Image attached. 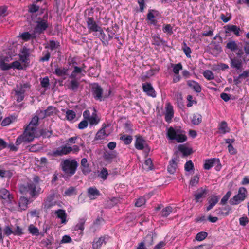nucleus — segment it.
Segmentation results:
<instances>
[{
    "label": "nucleus",
    "instance_id": "bf43d9fd",
    "mask_svg": "<svg viewBox=\"0 0 249 249\" xmlns=\"http://www.w3.org/2000/svg\"><path fill=\"white\" fill-rule=\"evenodd\" d=\"M194 169L193 163L191 160H189L186 162L184 165V169L187 172H189Z\"/></svg>",
    "mask_w": 249,
    "mask_h": 249
},
{
    "label": "nucleus",
    "instance_id": "7c9ffc66",
    "mask_svg": "<svg viewBox=\"0 0 249 249\" xmlns=\"http://www.w3.org/2000/svg\"><path fill=\"white\" fill-rule=\"evenodd\" d=\"M29 201L28 198L22 196L21 197L19 200L18 206L21 211L25 210L28 207Z\"/></svg>",
    "mask_w": 249,
    "mask_h": 249
},
{
    "label": "nucleus",
    "instance_id": "2eb2a0df",
    "mask_svg": "<svg viewBox=\"0 0 249 249\" xmlns=\"http://www.w3.org/2000/svg\"><path fill=\"white\" fill-rule=\"evenodd\" d=\"M207 194V190L203 189L202 188L198 189L194 195L196 202H202V199L206 197Z\"/></svg>",
    "mask_w": 249,
    "mask_h": 249
},
{
    "label": "nucleus",
    "instance_id": "37998d69",
    "mask_svg": "<svg viewBox=\"0 0 249 249\" xmlns=\"http://www.w3.org/2000/svg\"><path fill=\"white\" fill-rule=\"evenodd\" d=\"M120 139L124 142L125 144L128 145L131 143L133 138L130 135L123 134L121 136Z\"/></svg>",
    "mask_w": 249,
    "mask_h": 249
},
{
    "label": "nucleus",
    "instance_id": "ddd939ff",
    "mask_svg": "<svg viewBox=\"0 0 249 249\" xmlns=\"http://www.w3.org/2000/svg\"><path fill=\"white\" fill-rule=\"evenodd\" d=\"M153 13H154L156 16H158L159 14V12L157 10L153 9L149 10L147 15L146 20L148 21V24L156 25L157 23V20L155 19Z\"/></svg>",
    "mask_w": 249,
    "mask_h": 249
},
{
    "label": "nucleus",
    "instance_id": "338daca9",
    "mask_svg": "<svg viewBox=\"0 0 249 249\" xmlns=\"http://www.w3.org/2000/svg\"><path fill=\"white\" fill-rule=\"evenodd\" d=\"M199 181V177L198 176L193 177L190 181V185L192 186H195L197 184Z\"/></svg>",
    "mask_w": 249,
    "mask_h": 249
},
{
    "label": "nucleus",
    "instance_id": "6e6552de",
    "mask_svg": "<svg viewBox=\"0 0 249 249\" xmlns=\"http://www.w3.org/2000/svg\"><path fill=\"white\" fill-rule=\"evenodd\" d=\"M47 14L43 16V18L36 21V24L34 28V32L35 34L40 35L48 28L49 25L47 20Z\"/></svg>",
    "mask_w": 249,
    "mask_h": 249
},
{
    "label": "nucleus",
    "instance_id": "774afa93",
    "mask_svg": "<svg viewBox=\"0 0 249 249\" xmlns=\"http://www.w3.org/2000/svg\"><path fill=\"white\" fill-rule=\"evenodd\" d=\"M66 117L69 121L73 120L75 117L74 111L71 110H68L66 112Z\"/></svg>",
    "mask_w": 249,
    "mask_h": 249
},
{
    "label": "nucleus",
    "instance_id": "cd10ccee",
    "mask_svg": "<svg viewBox=\"0 0 249 249\" xmlns=\"http://www.w3.org/2000/svg\"><path fill=\"white\" fill-rule=\"evenodd\" d=\"M116 157V152L114 151H106L103 155V158L107 162H111L112 160Z\"/></svg>",
    "mask_w": 249,
    "mask_h": 249
},
{
    "label": "nucleus",
    "instance_id": "bb28decb",
    "mask_svg": "<svg viewBox=\"0 0 249 249\" xmlns=\"http://www.w3.org/2000/svg\"><path fill=\"white\" fill-rule=\"evenodd\" d=\"M187 83V85L192 88L196 92L199 93L201 91L202 88L198 83L194 80H189Z\"/></svg>",
    "mask_w": 249,
    "mask_h": 249
},
{
    "label": "nucleus",
    "instance_id": "f03ea898",
    "mask_svg": "<svg viewBox=\"0 0 249 249\" xmlns=\"http://www.w3.org/2000/svg\"><path fill=\"white\" fill-rule=\"evenodd\" d=\"M166 136L169 140L175 141L178 143H183L187 140L185 131L180 127H170L167 130Z\"/></svg>",
    "mask_w": 249,
    "mask_h": 249
},
{
    "label": "nucleus",
    "instance_id": "7ed1b4c3",
    "mask_svg": "<svg viewBox=\"0 0 249 249\" xmlns=\"http://www.w3.org/2000/svg\"><path fill=\"white\" fill-rule=\"evenodd\" d=\"M78 166V162L75 159H67L60 163L61 170L66 177H71L74 175Z\"/></svg>",
    "mask_w": 249,
    "mask_h": 249
},
{
    "label": "nucleus",
    "instance_id": "f8f14e48",
    "mask_svg": "<svg viewBox=\"0 0 249 249\" xmlns=\"http://www.w3.org/2000/svg\"><path fill=\"white\" fill-rule=\"evenodd\" d=\"M224 29L226 34H229L231 32H232L237 36H241V29L239 26H237L235 25H227L224 26Z\"/></svg>",
    "mask_w": 249,
    "mask_h": 249
},
{
    "label": "nucleus",
    "instance_id": "3c124183",
    "mask_svg": "<svg viewBox=\"0 0 249 249\" xmlns=\"http://www.w3.org/2000/svg\"><path fill=\"white\" fill-rule=\"evenodd\" d=\"M208 236V233L205 231H201L198 233L195 237V239L198 241H201L204 240Z\"/></svg>",
    "mask_w": 249,
    "mask_h": 249
},
{
    "label": "nucleus",
    "instance_id": "4be33fe9",
    "mask_svg": "<svg viewBox=\"0 0 249 249\" xmlns=\"http://www.w3.org/2000/svg\"><path fill=\"white\" fill-rule=\"evenodd\" d=\"M219 159L217 158H212L205 160L204 164V168L206 170H209L212 167L215 166V163H218Z\"/></svg>",
    "mask_w": 249,
    "mask_h": 249
},
{
    "label": "nucleus",
    "instance_id": "052dcab7",
    "mask_svg": "<svg viewBox=\"0 0 249 249\" xmlns=\"http://www.w3.org/2000/svg\"><path fill=\"white\" fill-rule=\"evenodd\" d=\"M24 234L23 229L19 226H16L13 231V234L16 236H21Z\"/></svg>",
    "mask_w": 249,
    "mask_h": 249
},
{
    "label": "nucleus",
    "instance_id": "e2e57ef3",
    "mask_svg": "<svg viewBox=\"0 0 249 249\" xmlns=\"http://www.w3.org/2000/svg\"><path fill=\"white\" fill-rule=\"evenodd\" d=\"M162 30L164 33L172 35L173 33V27L170 24H166L163 26Z\"/></svg>",
    "mask_w": 249,
    "mask_h": 249
},
{
    "label": "nucleus",
    "instance_id": "423d86ee",
    "mask_svg": "<svg viewBox=\"0 0 249 249\" xmlns=\"http://www.w3.org/2000/svg\"><path fill=\"white\" fill-rule=\"evenodd\" d=\"M248 192L244 187H240L238 194L235 195L229 200V203L231 205H236L243 202L247 197Z\"/></svg>",
    "mask_w": 249,
    "mask_h": 249
},
{
    "label": "nucleus",
    "instance_id": "dca6fc26",
    "mask_svg": "<svg viewBox=\"0 0 249 249\" xmlns=\"http://www.w3.org/2000/svg\"><path fill=\"white\" fill-rule=\"evenodd\" d=\"M220 198L219 196L212 195L208 198L209 205L206 208V211L208 212L212 209L218 203Z\"/></svg>",
    "mask_w": 249,
    "mask_h": 249
},
{
    "label": "nucleus",
    "instance_id": "6e6d98bb",
    "mask_svg": "<svg viewBox=\"0 0 249 249\" xmlns=\"http://www.w3.org/2000/svg\"><path fill=\"white\" fill-rule=\"evenodd\" d=\"M231 195V192L230 191H228L226 194L223 196L220 201V204L225 205L226 204L227 201L229 199Z\"/></svg>",
    "mask_w": 249,
    "mask_h": 249
},
{
    "label": "nucleus",
    "instance_id": "603ef678",
    "mask_svg": "<svg viewBox=\"0 0 249 249\" xmlns=\"http://www.w3.org/2000/svg\"><path fill=\"white\" fill-rule=\"evenodd\" d=\"M204 77L208 80H213L214 78V74L210 70H206L203 72Z\"/></svg>",
    "mask_w": 249,
    "mask_h": 249
},
{
    "label": "nucleus",
    "instance_id": "6ab92c4d",
    "mask_svg": "<svg viewBox=\"0 0 249 249\" xmlns=\"http://www.w3.org/2000/svg\"><path fill=\"white\" fill-rule=\"evenodd\" d=\"M88 195L90 199L94 200L101 195V193L96 187H91L88 189Z\"/></svg>",
    "mask_w": 249,
    "mask_h": 249
},
{
    "label": "nucleus",
    "instance_id": "412c9836",
    "mask_svg": "<svg viewBox=\"0 0 249 249\" xmlns=\"http://www.w3.org/2000/svg\"><path fill=\"white\" fill-rule=\"evenodd\" d=\"M178 161L177 158H172L169 161V164L167 167V170L171 174H173L175 173L176 171V169L177 168V163Z\"/></svg>",
    "mask_w": 249,
    "mask_h": 249
},
{
    "label": "nucleus",
    "instance_id": "69168bd1",
    "mask_svg": "<svg viewBox=\"0 0 249 249\" xmlns=\"http://www.w3.org/2000/svg\"><path fill=\"white\" fill-rule=\"evenodd\" d=\"M11 68L17 69L19 70L23 69L20 63L18 61H15L11 63Z\"/></svg>",
    "mask_w": 249,
    "mask_h": 249
},
{
    "label": "nucleus",
    "instance_id": "58836bf2",
    "mask_svg": "<svg viewBox=\"0 0 249 249\" xmlns=\"http://www.w3.org/2000/svg\"><path fill=\"white\" fill-rule=\"evenodd\" d=\"M86 221V219L85 218H80L78 223L74 227V230L76 231L80 230L82 232L84 230V224Z\"/></svg>",
    "mask_w": 249,
    "mask_h": 249
},
{
    "label": "nucleus",
    "instance_id": "aec40b11",
    "mask_svg": "<svg viewBox=\"0 0 249 249\" xmlns=\"http://www.w3.org/2000/svg\"><path fill=\"white\" fill-rule=\"evenodd\" d=\"M81 169L82 173L84 175L89 174L91 172V169L88 163V160L86 158H82L81 160Z\"/></svg>",
    "mask_w": 249,
    "mask_h": 249
},
{
    "label": "nucleus",
    "instance_id": "de8ad7c7",
    "mask_svg": "<svg viewBox=\"0 0 249 249\" xmlns=\"http://www.w3.org/2000/svg\"><path fill=\"white\" fill-rule=\"evenodd\" d=\"M226 48L231 51H235L238 49V45L234 41H231L228 42L226 44Z\"/></svg>",
    "mask_w": 249,
    "mask_h": 249
},
{
    "label": "nucleus",
    "instance_id": "c03bdc74",
    "mask_svg": "<svg viewBox=\"0 0 249 249\" xmlns=\"http://www.w3.org/2000/svg\"><path fill=\"white\" fill-rule=\"evenodd\" d=\"M143 168L147 171L153 169V163L151 159L148 158L145 160Z\"/></svg>",
    "mask_w": 249,
    "mask_h": 249
},
{
    "label": "nucleus",
    "instance_id": "4c0bfd02",
    "mask_svg": "<svg viewBox=\"0 0 249 249\" xmlns=\"http://www.w3.org/2000/svg\"><path fill=\"white\" fill-rule=\"evenodd\" d=\"M17 116L13 115L5 118L2 122L1 124H10L17 121Z\"/></svg>",
    "mask_w": 249,
    "mask_h": 249
},
{
    "label": "nucleus",
    "instance_id": "9b49d317",
    "mask_svg": "<svg viewBox=\"0 0 249 249\" xmlns=\"http://www.w3.org/2000/svg\"><path fill=\"white\" fill-rule=\"evenodd\" d=\"M71 152V147L64 146L57 148L55 151H53L50 155L56 157L67 155Z\"/></svg>",
    "mask_w": 249,
    "mask_h": 249
},
{
    "label": "nucleus",
    "instance_id": "5701e85b",
    "mask_svg": "<svg viewBox=\"0 0 249 249\" xmlns=\"http://www.w3.org/2000/svg\"><path fill=\"white\" fill-rule=\"evenodd\" d=\"M54 213L57 218L61 219L62 223L66 224L67 223V215L64 210L58 209L55 211Z\"/></svg>",
    "mask_w": 249,
    "mask_h": 249
},
{
    "label": "nucleus",
    "instance_id": "a19ab883",
    "mask_svg": "<svg viewBox=\"0 0 249 249\" xmlns=\"http://www.w3.org/2000/svg\"><path fill=\"white\" fill-rule=\"evenodd\" d=\"M47 117L53 116L56 114L57 109L55 107L52 106L48 107L47 108L44 110Z\"/></svg>",
    "mask_w": 249,
    "mask_h": 249
},
{
    "label": "nucleus",
    "instance_id": "9d476101",
    "mask_svg": "<svg viewBox=\"0 0 249 249\" xmlns=\"http://www.w3.org/2000/svg\"><path fill=\"white\" fill-rule=\"evenodd\" d=\"M109 239L108 235H104L99 238H95L92 243L93 249H100L102 245L107 243V240Z\"/></svg>",
    "mask_w": 249,
    "mask_h": 249
},
{
    "label": "nucleus",
    "instance_id": "2f4dec72",
    "mask_svg": "<svg viewBox=\"0 0 249 249\" xmlns=\"http://www.w3.org/2000/svg\"><path fill=\"white\" fill-rule=\"evenodd\" d=\"M152 44L153 45L160 46L161 44H163L165 41L161 38L159 35H154L152 36Z\"/></svg>",
    "mask_w": 249,
    "mask_h": 249
},
{
    "label": "nucleus",
    "instance_id": "f3484780",
    "mask_svg": "<svg viewBox=\"0 0 249 249\" xmlns=\"http://www.w3.org/2000/svg\"><path fill=\"white\" fill-rule=\"evenodd\" d=\"M231 66L241 72L242 71V60L237 57H234L231 59Z\"/></svg>",
    "mask_w": 249,
    "mask_h": 249
},
{
    "label": "nucleus",
    "instance_id": "f704fd0d",
    "mask_svg": "<svg viewBox=\"0 0 249 249\" xmlns=\"http://www.w3.org/2000/svg\"><path fill=\"white\" fill-rule=\"evenodd\" d=\"M178 148V150L182 153L184 156H188L192 152L191 148H189L183 145H179Z\"/></svg>",
    "mask_w": 249,
    "mask_h": 249
},
{
    "label": "nucleus",
    "instance_id": "72a5a7b5",
    "mask_svg": "<svg viewBox=\"0 0 249 249\" xmlns=\"http://www.w3.org/2000/svg\"><path fill=\"white\" fill-rule=\"evenodd\" d=\"M12 197L9 191L5 188L0 189V198L5 200H11Z\"/></svg>",
    "mask_w": 249,
    "mask_h": 249
},
{
    "label": "nucleus",
    "instance_id": "1a4fd4ad",
    "mask_svg": "<svg viewBox=\"0 0 249 249\" xmlns=\"http://www.w3.org/2000/svg\"><path fill=\"white\" fill-rule=\"evenodd\" d=\"M92 94L96 100L102 101L103 100V89L98 83H95L93 84L91 88Z\"/></svg>",
    "mask_w": 249,
    "mask_h": 249
},
{
    "label": "nucleus",
    "instance_id": "c756f323",
    "mask_svg": "<svg viewBox=\"0 0 249 249\" xmlns=\"http://www.w3.org/2000/svg\"><path fill=\"white\" fill-rule=\"evenodd\" d=\"M54 194H50L47 197L45 201V207L47 209L50 208L56 204V202L54 201Z\"/></svg>",
    "mask_w": 249,
    "mask_h": 249
},
{
    "label": "nucleus",
    "instance_id": "8fccbe9b",
    "mask_svg": "<svg viewBox=\"0 0 249 249\" xmlns=\"http://www.w3.org/2000/svg\"><path fill=\"white\" fill-rule=\"evenodd\" d=\"M171 66L173 68V71L175 74H179V71L182 70V65L180 63L177 64H172Z\"/></svg>",
    "mask_w": 249,
    "mask_h": 249
},
{
    "label": "nucleus",
    "instance_id": "393cba45",
    "mask_svg": "<svg viewBox=\"0 0 249 249\" xmlns=\"http://www.w3.org/2000/svg\"><path fill=\"white\" fill-rule=\"evenodd\" d=\"M68 68L64 67H59L58 65H57L55 66V71L53 73L58 77H62L67 75L68 74Z\"/></svg>",
    "mask_w": 249,
    "mask_h": 249
},
{
    "label": "nucleus",
    "instance_id": "b1692460",
    "mask_svg": "<svg viewBox=\"0 0 249 249\" xmlns=\"http://www.w3.org/2000/svg\"><path fill=\"white\" fill-rule=\"evenodd\" d=\"M145 141L142 136L137 137L135 142V148L139 150H143L145 146Z\"/></svg>",
    "mask_w": 249,
    "mask_h": 249
},
{
    "label": "nucleus",
    "instance_id": "c85d7f7f",
    "mask_svg": "<svg viewBox=\"0 0 249 249\" xmlns=\"http://www.w3.org/2000/svg\"><path fill=\"white\" fill-rule=\"evenodd\" d=\"M29 49L26 47L22 49L21 54H19L20 60L22 62L26 63L29 60Z\"/></svg>",
    "mask_w": 249,
    "mask_h": 249
},
{
    "label": "nucleus",
    "instance_id": "680f3d73",
    "mask_svg": "<svg viewBox=\"0 0 249 249\" xmlns=\"http://www.w3.org/2000/svg\"><path fill=\"white\" fill-rule=\"evenodd\" d=\"M0 69L2 71H6L11 69V64H7L4 61H0Z\"/></svg>",
    "mask_w": 249,
    "mask_h": 249
},
{
    "label": "nucleus",
    "instance_id": "473e14b6",
    "mask_svg": "<svg viewBox=\"0 0 249 249\" xmlns=\"http://www.w3.org/2000/svg\"><path fill=\"white\" fill-rule=\"evenodd\" d=\"M98 32L99 33V35L98 36L100 38L102 44L105 46H107L108 44V41L109 40H108V38L107 39L103 28L101 27Z\"/></svg>",
    "mask_w": 249,
    "mask_h": 249
},
{
    "label": "nucleus",
    "instance_id": "a211bd4d",
    "mask_svg": "<svg viewBox=\"0 0 249 249\" xmlns=\"http://www.w3.org/2000/svg\"><path fill=\"white\" fill-rule=\"evenodd\" d=\"M142 89L144 92H146L147 94L152 97L156 96V92L154 88L150 83L142 84Z\"/></svg>",
    "mask_w": 249,
    "mask_h": 249
},
{
    "label": "nucleus",
    "instance_id": "49530a36",
    "mask_svg": "<svg viewBox=\"0 0 249 249\" xmlns=\"http://www.w3.org/2000/svg\"><path fill=\"white\" fill-rule=\"evenodd\" d=\"M173 208L171 206H167L163 209L161 212V215L162 217H167L172 212Z\"/></svg>",
    "mask_w": 249,
    "mask_h": 249
},
{
    "label": "nucleus",
    "instance_id": "20e7f679",
    "mask_svg": "<svg viewBox=\"0 0 249 249\" xmlns=\"http://www.w3.org/2000/svg\"><path fill=\"white\" fill-rule=\"evenodd\" d=\"M84 120L78 124H97L99 123L100 118L97 114V111L95 108L86 109L83 113Z\"/></svg>",
    "mask_w": 249,
    "mask_h": 249
},
{
    "label": "nucleus",
    "instance_id": "0e129e2a",
    "mask_svg": "<svg viewBox=\"0 0 249 249\" xmlns=\"http://www.w3.org/2000/svg\"><path fill=\"white\" fill-rule=\"evenodd\" d=\"M40 85L42 88H48L50 85L49 78L46 76L41 79Z\"/></svg>",
    "mask_w": 249,
    "mask_h": 249
},
{
    "label": "nucleus",
    "instance_id": "79ce46f5",
    "mask_svg": "<svg viewBox=\"0 0 249 249\" xmlns=\"http://www.w3.org/2000/svg\"><path fill=\"white\" fill-rule=\"evenodd\" d=\"M60 46V43L58 41H55L53 40H50L49 41V46H46L45 48H50L52 51L55 50Z\"/></svg>",
    "mask_w": 249,
    "mask_h": 249
},
{
    "label": "nucleus",
    "instance_id": "a18cd8bd",
    "mask_svg": "<svg viewBox=\"0 0 249 249\" xmlns=\"http://www.w3.org/2000/svg\"><path fill=\"white\" fill-rule=\"evenodd\" d=\"M42 56L39 58L40 62H47L49 60L51 57V53L48 51H44L42 52Z\"/></svg>",
    "mask_w": 249,
    "mask_h": 249
},
{
    "label": "nucleus",
    "instance_id": "864d4df0",
    "mask_svg": "<svg viewBox=\"0 0 249 249\" xmlns=\"http://www.w3.org/2000/svg\"><path fill=\"white\" fill-rule=\"evenodd\" d=\"M182 49L185 53V55L187 57H190V54L191 53V50L189 47L187 46L186 43L185 42L183 43V46Z\"/></svg>",
    "mask_w": 249,
    "mask_h": 249
},
{
    "label": "nucleus",
    "instance_id": "4468645a",
    "mask_svg": "<svg viewBox=\"0 0 249 249\" xmlns=\"http://www.w3.org/2000/svg\"><path fill=\"white\" fill-rule=\"evenodd\" d=\"M165 109V120L168 123H170L174 116L173 107L170 103H167Z\"/></svg>",
    "mask_w": 249,
    "mask_h": 249
},
{
    "label": "nucleus",
    "instance_id": "c9c22d12",
    "mask_svg": "<svg viewBox=\"0 0 249 249\" xmlns=\"http://www.w3.org/2000/svg\"><path fill=\"white\" fill-rule=\"evenodd\" d=\"M35 34L34 33L32 35L28 32H25L20 35V37L24 41H28L31 39H35L36 37Z\"/></svg>",
    "mask_w": 249,
    "mask_h": 249
},
{
    "label": "nucleus",
    "instance_id": "0eeeda50",
    "mask_svg": "<svg viewBox=\"0 0 249 249\" xmlns=\"http://www.w3.org/2000/svg\"><path fill=\"white\" fill-rule=\"evenodd\" d=\"M86 23L89 33H93L95 36H97L96 33L98 32L101 27L98 24L93 17L86 18Z\"/></svg>",
    "mask_w": 249,
    "mask_h": 249
},
{
    "label": "nucleus",
    "instance_id": "13d9d810",
    "mask_svg": "<svg viewBox=\"0 0 249 249\" xmlns=\"http://www.w3.org/2000/svg\"><path fill=\"white\" fill-rule=\"evenodd\" d=\"M230 128L227 125H220L218 128V133L221 134H225L230 131Z\"/></svg>",
    "mask_w": 249,
    "mask_h": 249
},
{
    "label": "nucleus",
    "instance_id": "ea45409f",
    "mask_svg": "<svg viewBox=\"0 0 249 249\" xmlns=\"http://www.w3.org/2000/svg\"><path fill=\"white\" fill-rule=\"evenodd\" d=\"M79 83L76 79L71 80L68 85L69 89L72 91H76L79 87Z\"/></svg>",
    "mask_w": 249,
    "mask_h": 249
},
{
    "label": "nucleus",
    "instance_id": "4d7b16f0",
    "mask_svg": "<svg viewBox=\"0 0 249 249\" xmlns=\"http://www.w3.org/2000/svg\"><path fill=\"white\" fill-rule=\"evenodd\" d=\"M75 188L74 187L71 186L68 188L64 192V195L65 196H71L74 194H75Z\"/></svg>",
    "mask_w": 249,
    "mask_h": 249
},
{
    "label": "nucleus",
    "instance_id": "f257e3e1",
    "mask_svg": "<svg viewBox=\"0 0 249 249\" xmlns=\"http://www.w3.org/2000/svg\"><path fill=\"white\" fill-rule=\"evenodd\" d=\"M36 125H26L24 133L18 136L16 140L15 144L19 145L22 142L29 143L32 142L38 134L37 133Z\"/></svg>",
    "mask_w": 249,
    "mask_h": 249
},
{
    "label": "nucleus",
    "instance_id": "e433bc0d",
    "mask_svg": "<svg viewBox=\"0 0 249 249\" xmlns=\"http://www.w3.org/2000/svg\"><path fill=\"white\" fill-rule=\"evenodd\" d=\"M108 125H105V126L99 130L96 134L95 137V140H102L105 138L108 135L105 132V128Z\"/></svg>",
    "mask_w": 249,
    "mask_h": 249
},
{
    "label": "nucleus",
    "instance_id": "5fc2aeb1",
    "mask_svg": "<svg viewBox=\"0 0 249 249\" xmlns=\"http://www.w3.org/2000/svg\"><path fill=\"white\" fill-rule=\"evenodd\" d=\"M29 232L33 235H38L39 230L33 225H30L28 227Z\"/></svg>",
    "mask_w": 249,
    "mask_h": 249
},
{
    "label": "nucleus",
    "instance_id": "09e8293b",
    "mask_svg": "<svg viewBox=\"0 0 249 249\" xmlns=\"http://www.w3.org/2000/svg\"><path fill=\"white\" fill-rule=\"evenodd\" d=\"M202 117L199 114H194L192 119V122L193 124H199L201 123Z\"/></svg>",
    "mask_w": 249,
    "mask_h": 249
},
{
    "label": "nucleus",
    "instance_id": "39448f33",
    "mask_svg": "<svg viewBox=\"0 0 249 249\" xmlns=\"http://www.w3.org/2000/svg\"><path fill=\"white\" fill-rule=\"evenodd\" d=\"M19 191L23 195L26 196L28 195L29 198H35L39 194V189H37L36 184L32 181L20 185Z\"/></svg>",
    "mask_w": 249,
    "mask_h": 249
},
{
    "label": "nucleus",
    "instance_id": "a878e982",
    "mask_svg": "<svg viewBox=\"0 0 249 249\" xmlns=\"http://www.w3.org/2000/svg\"><path fill=\"white\" fill-rule=\"evenodd\" d=\"M142 243H143L147 249H151V247L154 244L153 235L151 234L146 235L142 241Z\"/></svg>",
    "mask_w": 249,
    "mask_h": 249
}]
</instances>
